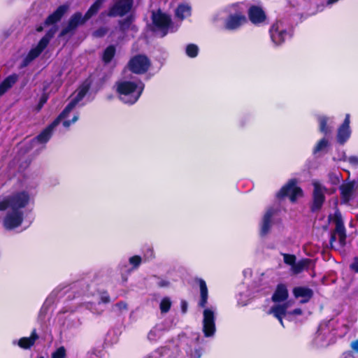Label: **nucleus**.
<instances>
[{"mask_svg": "<svg viewBox=\"0 0 358 358\" xmlns=\"http://www.w3.org/2000/svg\"><path fill=\"white\" fill-rule=\"evenodd\" d=\"M351 131L350 129V115H345L343 124L338 130L337 138L340 143H344L350 136Z\"/></svg>", "mask_w": 358, "mask_h": 358, "instance_id": "15", "label": "nucleus"}, {"mask_svg": "<svg viewBox=\"0 0 358 358\" xmlns=\"http://www.w3.org/2000/svg\"><path fill=\"white\" fill-rule=\"evenodd\" d=\"M314 189H313V210H318L322 206L324 200H325V193L327 192V189L317 181H314L313 182Z\"/></svg>", "mask_w": 358, "mask_h": 358, "instance_id": "13", "label": "nucleus"}, {"mask_svg": "<svg viewBox=\"0 0 358 358\" xmlns=\"http://www.w3.org/2000/svg\"><path fill=\"white\" fill-rule=\"evenodd\" d=\"M104 1L105 0H96L85 14V20H88L96 15L101 8Z\"/></svg>", "mask_w": 358, "mask_h": 358, "instance_id": "27", "label": "nucleus"}, {"mask_svg": "<svg viewBox=\"0 0 358 358\" xmlns=\"http://www.w3.org/2000/svg\"><path fill=\"white\" fill-rule=\"evenodd\" d=\"M348 162L353 165H358V157L352 156L348 158Z\"/></svg>", "mask_w": 358, "mask_h": 358, "instance_id": "42", "label": "nucleus"}, {"mask_svg": "<svg viewBox=\"0 0 358 358\" xmlns=\"http://www.w3.org/2000/svg\"><path fill=\"white\" fill-rule=\"evenodd\" d=\"M117 306H120V308H127V306L125 303H117Z\"/></svg>", "mask_w": 358, "mask_h": 358, "instance_id": "48", "label": "nucleus"}, {"mask_svg": "<svg viewBox=\"0 0 358 358\" xmlns=\"http://www.w3.org/2000/svg\"><path fill=\"white\" fill-rule=\"evenodd\" d=\"M199 48L196 45L189 44L186 48V53L190 57H194L198 54Z\"/></svg>", "mask_w": 358, "mask_h": 358, "instance_id": "32", "label": "nucleus"}, {"mask_svg": "<svg viewBox=\"0 0 358 358\" xmlns=\"http://www.w3.org/2000/svg\"><path fill=\"white\" fill-rule=\"evenodd\" d=\"M87 20H85V15L83 16L82 13L77 12L74 13L69 20L67 27L62 30L61 36H64L69 32L75 29L78 25L84 24Z\"/></svg>", "mask_w": 358, "mask_h": 358, "instance_id": "14", "label": "nucleus"}, {"mask_svg": "<svg viewBox=\"0 0 358 358\" xmlns=\"http://www.w3.org/2000/svg\"><path fill=\"white\" fill-rule=\"evenodd\" d=\"M144 89L141 81L123 80L117 83L120 99L125 103L133 104L137 101Z\"/></svg>", "mask_w": 358, "mask_h": 358, "instance_id": "3", "label": "nucleus"}, {"mask_svg": "<svg viewBox=\"0 0 358 358\" xmlns=\"http://www.w3.org/2000/svg\"><path fill=\"white\" fill-rule=\"evenodd\" d=\"M115 53V48L113 45L108 46L103 52V60L105 63H108L113 58Z\"/></svg>", "mask_w": 358, "mask_h": 358, "instance_id": "30", "label": "nucleus"}, {"mask_svg": "<svg viewBox=\"0 0 358 358\" xmlns=\"http://www.w3.org/2000/svg\"><path fill=\"white\" fill-rule=\"evenodd\" d=\"M107 28L101 27L94 32V36L96 37H102L107 33Z\"/></svg>", "mask_w": 358, "mask_h": 358, "instance_id": "38", "label": "nucleus"}, {"mask_svg": "<svg viewBox=\"0 0 358 358\" xmlns=\"http://www.w3.org/2000/svg\"><path fill=\"white\" fill-rule=\"evenodd\" d=\"M329 220L336 224V228L330 239L331 247L335 249L343 248L346 243V233L341 213L336 211L334 215H330Z\"/></svg>", "mask_w": 358, "mask_h": 358, "instance_id": "4", "label": "nucleus"}, {"mask_svg": "<svg viewBox=\"0 0 358 358\" xmlns=\"http://www.w3.org/2000/svg\"><path fill=\"white\" fill-rule=\"evenodd\" d=\"M171 301L169 298H164L160 303V309L162 313H166L169 311L171 307Z\"/></svg>", "mask_w": 358, "mask_h": 358, "instance_id": "33", "label": "nucleus"}, {"mask_svg": "<svg viewBox=\"0 0 358 358\" xmlns=\"http://www.w3.org/2000/svg\"><path fill=\"white\" fill-rule=\"evenodd\" d=\"M59 124V120H55L51 124L46 127L40 134H38L34 141L40 143H45L51 137L52 131Z\"/></svg>", "mask_w": 358, "mask_h": 358, "instance_id": "18", "label": "nucleus"}, {"mask_svg": "<svg viewBox=\"0 0 358 358\" xmlns=\"http://www.w3.org/2000/svg\"><path fill=\"white\" fill-rule=\"evenodd\" d=\"M328 118L324 116H321L319 117V122H320V130L321 132L324 133V134H327L331 131V130L327 127V122Z\"/></svg>", "mask_w": 358, "mask_h": 358, "instance_id": "31", "label": "nucleus"}, {"mask_svg": "<svg viewBox=\"0 0 358 358\" xmlns=\"http://www.w3.org/2000/svg\"><path fill=\"white\" fill-rule=\"evenodd\" d=\"M350 268L358 273V256L355 257L353 262L350 265Z\"/></svg>", "mask_w": 358, "mask_h": 358, "instance_id": "40", "label": "nucleus"}, {"mask_svg": "<svg viewBox=\"0 0 358 358\" xmlns=\"http://www.w3.org/2000/svg\"><path fill=\"white\" fill-rule=\"evenodd\" d=\"M283 257H284V262L287 264H289V265H291L292 266H293V265L295 264V260H296L295 256L292 255L285 254L283 255Z\"/></svg>", "mask_w": 358, "mask_h": 358, "instance_id": "36", "label": "nucleus"}, {"mask_svg": "<svg viewBox=\"0 0 358 358\" xmlns=\"http://www.w3.org/2000/svg\"><path fill=\"white\" fill-rule=\"evenodd\" d=\"M278 197L288 196L292 202L296 201L303 196L302 189L296 185L294 180H291L287 185L282 187L278 193Z\"/></svg>", "mask_w": 358, "mask_h": 358, "instance_id": "7", "label": "nucleus"}, {"mask_svg": "<svg viewBox=\"0 0 358 358\" xmlns=\"http://www.w3.org/2000/svg\"><path fill=\"white\" fill-rule=\"evenodd\" d=\"M66 357V350L64 347L59 348L52 355V358H64Z\"/></svg>", "mask_w": 358, "mask_h": 358, "instance_id": "35", "label": "nucleus"}, {"mask_svg": "<svg viewBox=\"0 0 358 358\" xmlns=\"http://www.w3.org/2000/svg\"><path fill=\"white\" fill-rule=\"evenodd\" d=\"M129 262L133 264L134 267H137L141 262V258L139 256H134L129 259Z\"/></svg>", "mask_w": 358, "mask_h": 358, "instance_id": "39", "label": "nucleus"}, {"mask_svg": "<svg viewBox=\"0 0 358 358\" xmlns=\"http://www.w3.org/2000/svg\"><path fill=\"white\" fill-rule=\"evenodd\" d=\"M203 314V331L206 336H211L215 331V311L211 308H206Z\"/></svg>", "mask_w": 358, "mask_h": 358, "instance_id": "11", "label": "nucleus"}, {"mask_svg": "<svg viewBox=\"0 0 358 358\" xmlns=\"http://www.w3.org/2000/svg\"><path fill=\"white\" fill-rule=\"evenodd\" d=\"M328 145V141L325 138L320 140L314 149V152H318L324 150Z\"/></svg>", "mask_w": 358, "mask_h": 358, "instance_id": "34", "label": "nucleus"}, {"mask_svg": "<svg viewBox=\"0 0 358 358\" xmlns=\"http://www.w3.org/2000/svg\"><path fill=\"white\" fill-rule=\"evenodd\" d=\"M52 36V34L48 33L45 36H43L40 40V41L36 47L30 50V51L23 60V66H27L30 62H31L34 59H35L41 55L43 50L47 47Z\"/></svg>", "mask_w": 358, "mask_h": 358, "instance_id": "6", "label": "nucleus"}, {"mask_svg": "<svg viewBox=\"0 0 358 358\" xmlns=\"http://www.w3.org/2000/svg\"><path fill=\"white\" fill-rule=\"evenodd\" d=\"M152 22L156 29L162 32V36H164L170 27L171 19L169 16L158 10L152 13Z\"/></svg>", "mask_w": 358, "mask_h": 358, "instance_id": "8", "label": "nucleus"}, {"mask_svg": "<svg viewBox=\"0 0 358 358\" xmlns=\"http://www.w3.org/2000/svg\"><path fill=\"white\" fill-rule=\"evenodd\" d=\"M90 88L87 82L84 83L74 93L71 101L66 106L59 116L55 120L62 122L64 127L68 128L78 120V114L73 111L77 103L84 97Z\"/></svg>", "mask_w": 358, "mask_h": 358, "instance_id": "2", "label": "nucleus"}, {"mask_svg": "<svg viewBox=\"0 0 358 358\" xmlns=\"http://www.w3.org/2000/svg\"><path fill=\"white\" fill-rule=\"evenodd\" d=\"M293 292L296 298H302L301 303L307 302L313 296L311 289L306 287H296L294 289Z\"/></svg>", "mask_w": 358, "mask_h": 358, "instance_id": "22", "label": "nucleus"}, {"mask_svg": "<svg viewBox=\"0 0 358 358\" xmlns=\"http://www.w3.org/2000/svg\"><path fill=\"white\" fill-rule=\"evenodd\" d=\"M338 0H327V5H331L333 3H335L336 2H337Z\"/></svg>", "mask_w": 358, "mask_h": 358, "instance_id": "46", "label": "nucleus"}, {"mask_svg": "<svg viewBox=\"0 0 358 358\" xmlns=\"http://www.w3.org/2000/svg\"><path fill=\"white\" fill-rule=\"evenodd\" d=\"M322 339H323L322 332V331H320L315 338L316 345H320V346H325V345H329V342H323Z\"/></svg>", "mask_w": 358, "mask_h": 358, "instance_id": "37", "label": "nucleus"}, {"mask_svg": "<svg viewBox=\"0 0 358 358\" xmlns=\"http://www.w3.org/2000/svg\"><path fill=\"white\" fill-rule=\"evenodd\" d=\"M17 76L15 74L9 76L0 84V96L6 93L17 81Z\"/></svg>", "mask_w": 358, "mask_h": 358, "instance_id": "25", "label": "nucleus"}, {"mask_svg": "<svg viewBox=\"0 0 358 358\" xmlns=\"http://www.w3.org/2000/svg\"><path fill=\"white\" fill-rule=\"evenodd\" d=\"M199 285L200 287L201 295V299L199 304L201 307H205L208 301V288L206 282L202 279L199 280Z\"/></svg>", "mask_w": 358, "mask_h": 358, "instance_id": "26", "label": "nucleus"}, {"mask_svg": "<svg viewBox=\"0 0 358 358\" xmlns=\"http://www.w3.org/2000/svg\"><path fill=\"white\" fill-rule=\"evenodd\" d=\"M167 285H168V282H167L162 281V282H159V286H161V287H164V286H167Z\"/></svg>", "mask_w": 358, "mask_h": 358, "instance_id": "47", "label": "nucleus"}, {"mask_svg": "<svg viewBox=\"0 0 358 358\" xmlns=\"http://www.w3.org/2000/svg\"><path fill=\"white\" fill-rule=\"evenodd\" d=\"M247 22L246 17L241 14L231 15L226 22V28L236 29Z\"/></svg>", "mask_w": 358, "mask_h": 358, "instance_id": "17", "label": "nucleus"}, {"mask_svg": "<svg viewBox=\"0 0 358 358\" xmlns=\"http://www.w3.org/2000/svg\"><path fill=\"white\" fill-rule=\"evenodd\" d=\"M292 306L290 301L285 302L283 304H275L269 310L270 314H273L280 322L282 326H284L282 322V317L287 315L289 319L292 318V315H297L301 314V310L296 308L292 312H287V309Z\"/></svg>", "mask_w": 358, "mask_h": 358, "instance_id": "5", "label": "nucleus"}, {"mask_svg": "<svg viewBox=\"0 0 358 358\" xmlns=\"http://www.w3.org/2000/svg\"><path fill=\"white\" fill-rule=\"evenodd\" d=\"M275 214V210L272 208H269L265 213L262 223L261 224L260 234L262 236H266L271 229L272 224V217Z\"/></svg>", "mask_w": 358, "mask_h": 358, "instance_id": "16", "label": "nucleus"}, {"mask_svg": "<svg viewBox=\"0 0 358 358\" xmlns=\"http://www.w3.org/2000/svg\"><path fill=\"white\" fill-rule=\"evenodd\" d=\"M150 61L144 55H138L134 57L129 63L130 70L135 73H143L149 69Z\"/></svg>", "mask_w": 358, "mask_h": 358, "instance_id": "10", "label": "nucleus"}, {"mask_svg": "<svg viewBox=\"0 0 358 358\" xmlns=\"http://www.w3.org/2000/svg\"><path fill=\"white\" fill-rule=\"evenodd\" d=\"M351 347L355 351L358 352V339L352 342Z\"/></svg>", "mask_w": 358, "mask_h": 358, "instance_id": "43", "label": "nucleus"}, {"mask_svg": "<svg viewBox=\"0 0 358 358\" xmlns=\"http://www.w3.org/2000/svg\"><path fill=\"white\" fill-rule=\"evenodd\" d=\"M133 0H119L109 9L110 17L123 16L129 13L132 7Z\"/></svg>", "mask_w": 358, "mask_h": 358, "instance_id": "12", "label": "nucleus"}, {"mask_svg": "<svg viewBox=\"0 0 358 358\" xmlns=\"http://www.w3.org/2000/svg\"><path fill=\"white\" fill-rule=\"evenodd\" d=\"M69 6L62 5L57 8V9L46 19L45 23L47 25L52 24L62 18L64 13L68 10Z\"/></svg>", "mask_w": 358, "mask_h": 358, "instance_id": "19", "label": "nucleus"}, {"mask_svg": "<svg viewBox=\"0 0 358 358\" xmlns=\"http://www.w3.org/2000/svg\"><path fill=\"white\" fill-rule=\"evenodd\" d=\"M38 338V336L36 332V330H34L31 333V336L29 337H23L21 338L18 342V345L23 349H29L31 346L34 345L35 341Z\"/></svg>", "mask_w": 358, "mask_h": 358, "instance_id": "23", "label": "nucleus"}, {"mask_svg": "<svg viewBox=\"0 0 358 358\" xmlns=\"http://www.w3.org/2000/svg\"><path fill=\"white\" fill-rule=\"evenodd\" d=\"M288 292L286 287L283 285H280L275 291L272 299L275 303H280L286 300Z\"/></svg>", "mask_w": 358, "mask_h": 358, "instance_id": "24", "label": "nucleus"}, {"mask_svg": "<svg viewBox=\"0 0 358 358\" xmlns=\"http://www.w3.org/2000/svg\"><path fill=\"white\" fill-rule=\"evenodd\" d=\"M47 100H48V96H47V95H45V94H43V95L41 97V99H40V101H39V104H38V110H40V109L43 107V106L44 105V103H46Z\"/></svg>", "mask_w": 358, "mask_h": 358, "instance_id": "41", "label": "nucleus"}, {"mask_svg": "<svg viewBox=\"0 0 358 358\" xmlns=\"http://www.w3.org/2000/svg\"><path fill=\"white\" fill-rule=\"evenodd\" d=\"M271 38L274 43L280 45L286 38L289 37V34L287 31L282 22H277L273 24L270 29Z\"/></svg>", "mask_w": 358, "mask_h": 358, "instance_id": "9", "label": "nucleus"}, {"mask_svg": "<svg viewBox=\"0 0 358 358\" xmlns=\"http://www.w3.org/2000/svg\"><path fill=\"white\" fill-rule=\"evenodd\" d=\"M357 219H358V214H357Z\"/></svg>", "mask_w": 358, "mask_h": 358, "instance_id": "49", "label": "nucleus"}, {"mask_svg": "<svg viewBox=\"0 0 358 358\" xmlns=\"http://www.w3.org/2000/svg\"><path fill=\"white\" fill-rule=\"evenodd\" d=\"M191 13V8L187 5H180L178 7L176 15L177 17H178L180 20H183L185 17L190 15Z\"/></svg>", "mask_w": 358, "mask_h": 358, "instance_id": "28", "label": "nucleus"}, {"mask_svg": "<svg viewBox=\"0 0 358 358\" xmlns=\"http://www.w3.org/2000/svg\"><path fill=\"white\" fill-rule=\"evenodd\" d=\"M310 262L309 259H302L296 263L295 262L293 266H292V272L295 274L301 273L305 268L308 267Z\"/></svg>", "mask_w": 358, "mask_h": 358, "instance_id": "29", "label": "nucleus"}, {"mask_svg": "<svg viewBox=\"0 0 358 358\" xmlns=\"http://www.w3.org/2000/svg\"><path fill=\"white\" fill-rule=\"evenodd\" d=\"M155 332V330L150 331V332L148 334L149 339H150V340H153L154 339Z\"/></svg>", "mask_w": 358, "mask_h": 358, "instance_id": "45", "label": "nucleus"}, {"mask_svg": "<svg viewBox=\"0 0 358 358\" xmlns=\"http://www.w3.org/2000/svg\"><path fill=\"white\" fill-rule=\"evenodd\" d=\"M340 189L342 199L344 202H348L351 199L355 191V184L353 182L343 184L341 186Z\"/></svg>", "mask_w": 358, "mask_h": 358, "instance_id": "21", "label": "nucleus"}, {"mask_svg": "<svg viewBox=\"0 0 358 358\" xmlns=\"http://www.w3.org/2000/svg\"><path fill=\"white\" fill-rule=\"evenodd\" d=\"M249 18L254 24H259L264 21L266 15L262 8L253 6L249 10Z\"/></svg>", "mask_w": 358, "mask_h": 358, "instance_id": "20", "label": "nucleus"}, {"mask_svg": "<svg viewBox=\"0 0 358 358\" xmlns=\"http://www.w3.org/2000/svg\"><path fill=\"white\" fill-rule=\"evenodd\" d=\"M101 301L103 303H108L110 301L109 296L108 295H103L101 299Z\"/></svg>", "mask_w": 358, "mask_h": 358, "instance_id": "44", "label": "nucleus"}, {"mask_svg": "<svg viewBox=\"0 0 358 358\" xmlns=\"http://www.w3.org/2000/svg\"><path fill=\"white\" fill-rule=\"evenodd\" d=\"M31 199L26 191L15 192L0 200V210H7L3 219V226L6 229H13L19 227L23 220L22 209L25 208Z\"/></svg>", "mask_w": 358, "mask_h": 358, "instance_id": "1", "label": "nucleus"}]
</instances>
